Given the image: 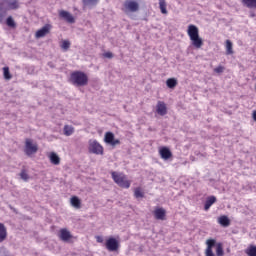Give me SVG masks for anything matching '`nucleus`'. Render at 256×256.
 Returning a JSON list of instances; mask_svg holds the SVG:
<instances>
[{
  "mask_svg": "<svg viewBox=\"0 0 256 256\" xmlns=\"http://www.w3.org/2000/svg\"><path fill=\"white\" fill-rule=\"evenodd\" d=\"M70 83L74 87H86L89 85V76L83 71H74L70 74Z\"/></svg>",
  "mask_w": 256,
  "mask_h": 256,
  "instance_id": "1",
  "label": "nucleus"
},
{
  "mask_svg": "<svg viewBox=\"0 0 256 256\" xmlns=\"http://www.w3.org/2000/svg\"><path fill=\"white\" fill-rule=\"evenodd\" d=\"M187 33L190 37L193 47L196 49H201V47H203V39L199 37V28L191 24L188 26Z\"/></svg>",
  "mask_w": 256,
  "mask_h": 256,
  "instance_id": "2",
  "label": "nucleus"
},
{
  "mask_svg": "<svg viewBox=\"0 0 256 256\" xmlns=\"http://www.w3.org/2000/svg\"><path fill=\"white\" fill-rule=\"evenodd\" d=\"M37 151H39L37 143H33L32 139L26 138L24 146L25 155H27V157H33Z\"/></svg>",
  "mask_w": 256,
  "mask_h": 256,
  "instance_id": "3",
  "label": "nucleus"
},
{
  "mask_svg": "<svg viewBox=\"0 0 256 256\" xmlns=\"http://www.w3.org/2000/svg\"><path fill=\"white\" fill-rule=\"evenodd\" d=\"M112 179L119 185V187H123L124 189H129V187H131V183L127 180L124 174L112 172Z\"/></svg>",
  "mask_w": 256,
  "mask_h": 256,
  "instance_id": "4",
  "label": "nucleus"
},
{
  "mask_svg": "<svg viewBox=\"0 0 256 256\" xmlns=\"http://www.w3.org/2000/svg\"><path fill=\"white\" fill-rule=\"evenodd\" d=\"M58 237L63 243H75L77 241V237L73 236L67 228L60 229Z\"/></svg>",
  "mask_w": 256,
  "mask_h": 256,
  "instance_id": "5",
  "label": "nucleus"
},
{
  "mask_svg": "<svg viewBox=\"0 0 256 256\" xmlns=\"http://www.w3.org/2000/svg\"><path fill=\"white\" fill-rule=\"evenodd\" d=\"M88 150L89 153H94V155H103V146H101L97 140L89 141Z\"/></svg>",
  "mask_w": 256,
  "mask_h": 256,
  "instance_id": "6",
  "label": "nucleus"
},
{
  "mask_svg": "<svg viewBox=\"0 0 256 256\" xmlns=\"http://www.w3.org/2000/svg\"><path fill=\"white\" fill-rule=\"evenodd\" d=\"M124 8L130 13H137L139 11V0H125Z\"/></svg>",
  "mask_w": 256,
  "mask_h": 256,
  "instance_id": "7",
  "label": "nucleus"
},
{
  "mask_svg": "<svg viewBox=\"0 0 256 256\" xmlns=\"http://www.w3.org/2000/svg\"><path fill=\"white\" fill-rule=\"evenodd\" d=\"M104 141L107 145H111L112 147H115V145H121V141L119 139H115V134H113V132H106Z\"/></svg>",
  "mask_w": 256,
  "mask_h": 256,
  "instance_id": "8",
  "label": "nucleus"
},
{
  "mask_svg": "<svg viewBox=\"0 0 256 256\" xmlns=\"http://www.w3.org/2000/svg\"><path fill=\"white\" fill-rule=\"evenodd\" d=\"M105 247L108 251H118L119 250V241L117 239L110 237L108 240H106Z\"/></svg>",
  "mask_w": 256,
  "mask_h": 256,
  "instance_id": "9",
  "label": "nucleus"
},
{
  "mask_svg": "<svg viewBox=\"0 0 256 256\" xmlns=\"http://www.w3.org/2000/svg\"><path fill=\"white\" fill-rule=\"evenodd\" d=\"M159 155L161 159H164V161H168V159L173 158V152H171V150L166 146H163L159 149Z\"/></svg>",
  "mask_w": 256,
  "mask_h": 256,
  "instance_id": "10",
  "label": "nucleus"
},
{
  "mask_svg": "<svg viewBox=\"0 0 256 256\" xmlns=\"http://www.w3.org/2000/svg\"><path fill=\"white\" fill-rule=\"evenodd\" d=\"M59 17H61V19H64L66 23H70V24L75 23V17H73L71 13L65 10H62L59 12Z\"/></svg>",
  "mask_w": 256,
  "mask_h": 256,
  "instance_id": "11",
  "label": "nucleus"
},
{
  "mask_svg": "<svg viewBox=\"0 0 256 256\" xmlns=\"http://www.w3.org/2000/svg\"><path fill=\"white\" fill-rule=\"evenodd\" d=\"M50 30H51V25L46 24L41 29L36 31V34H35L36 39H41V37H45V35H47Z\"/></svg>",
  "mask_w": 256,
  "mask_h": 256,
  "instance_id": "12",
  "label": "nucleus"
},
{
  "mask_svg": "<svg viewBox=\"0 0 256 256\" xmlns=\"http://www.w3.org/2000/svg\"><path fill=\"white\" fill-rule=\"evenodd\" d=\"M156 111L158 115H161L162 117L167 115V105L165 104V102L158 101Z\"/></svg>",
  "mask_w": 256,
  "mask_h": 256,
  "instance_id": "13",
  "label": "nucleus"
},
{
  "mask_svg": "<svg viewBox=\"0 0 256 256\" xmlns=\"http://www.w3.org/2000/svg\"><path fill=\"white\" fill-rule=\"evenodd\" d=\"M165 215H167V211L163 208H156L154 211V217L159 221H165Z\"/></svg>",
  "mask_w": 256,
  "mask_h": 256,
  "instance_id": "14",
  "label": "nucleus"
},
{
  "mask_svg": "<svg viewBox=\"0 0 256 256\" xmlns=\"http://www.w3.org/2000/svg\"><path fill=\"white\" fill-rule=\"evenodd\" d=\"M48 158L50 159V163H52V165H60L61 163V158L55 152H50Z\"/></svg>",
  "mask_w": 256,
  "mask_h": 256,
  "instance_id": "15",
  "label": "nucleus"
},
{
  "mask_svg": "<svg viewBox=\"0 0 256 256\" xmlns=\"http://www.w3.org/2000/svg\"><path fill=\"white\" fill-rule=\"evenodd\" d=\"M7 241V227L5 224L0 223V243Z\"/></svg>",
  "mask_w": 256,
  "mask_h": 256,
  "instance_id": "16",
  "label": "nucleus"
},
{
  "mask_svg": "<svg viewBox=\"0 0 256 256\" xmlns=\"http://www.w3.org/2000/svg\"><path fill=\"white\" fill-rule=\"evenodd\" d=\"M214 203H217V198L215 196L208 197L204 204L205 211H209V209H211V205Z\"/></svg>",
  "mask_w": 256,
  "mask_h": 256,
  "instance_id": "17",
  "label": "nucleus"
},
{
  "mask_svg": "<svg viewBox=\"0 0 256 256\" xmlns=\"http://www.w3.org/2000/svg\"><path fill=\"white\" fill-rule=\"evenodd\" d=\"M218 223L222 226V227H229V225H231V220H229V217L227 216H220L218 218Z\"/></svg>",
  "mask_w": 256,
  "mask_h": 256,
  "instance_id": "18",
  "label": "nucleus"
},
{
  "mask_svg": "<svg viewBox=\"0 0 256 256\" xmlns=\"http://www.w3.org/2000/svg\"><path fill=\"white\" fill-rule=\"evenodd\" d=\"M242 3L248 9H256V0H242Z\"/></svg>",
  "mask_w": 256,
  "mask_h": 256,
  "instance_id": "19",
  "label": "nucleus"
},
{
  "mask_svg": "<svg viewBox=\"0 0 256 256\" xmlns=\"http://www.w3.org/2000/svg\"><path fill=\"white\" fill-rule=\"evenodd\" d=\"M7 1V5H8V9H19V1L17 0H6Z\"/></svg>",
  "mask_w": 256,
  "mask_h": 256,
  "instance_id": "20",
  "label": "nucleus"
},
{
  "mask_svg": "<svg viewBox=\"0 0 256 256\" xmlns=\"http://www.w3.org/2000/svg\"><path fill=\"white\" fill-rule=\"evenodd\" d=\"M71 205L75 209H81V200L77 196H74L71 198Z\"/></svg>",
  "mask_w": 256,
  "mask_h": 256,
  "instance_id": "21",
  "label": "nucleus"
},
{
  "mask_svg": "<svg viewBox=\"0 0 256 256\" xmlns=\"http://www.w3.org/2000/svg\"><path fill=\"white\" fill-rule=\"evenodd\" d=\"M160 11L163 15H167V2L165 0H159Z\"/></svg>",
  "mask_w": 256,
  "mask_h": 256,
  "instance_id": "22",
  "label": "nucleus"
},
{
  "mask_svg": "<svg viewBox=\"0 0 256 256\" xmlns=\"http://www.w3.org/2000/svg\"><path fill=\"white\" fill-rule=\"evenodd\" d=\"M6 25L8 27H10V29H15L17 27V23L15 22V20L13 19V16H9L6 19Z\"/></svg>",
  "mask_w": 256,
  "mask_h": 256,
  "instance_id": "23",
  "label": "nucleus"
},
{
  "mask_svg": "<svg viewBox=\"0 0 256 256\" xmlns=\"http://www.w3.org/2000/svg\"><path fill=\"white\" fill-rule=\"evenodd\" d=\"M166 85L169 89H175L177 87V79L175 78H169L166 81Z\"/></svg>",
  "mask_w": 256,
  "mask_h": 256,
  "instance_id": "24",
  "label": "nucleus"
},
{
  "mask_svg": "<svg viewBox=\"0 0 256 256\" xmlns=\"http://www.w3.org/2000/svg\"><path fill=\"white\" fill-rule=\"evenodd\" d=\"M217 241L215 239H208L206 241V245H207V248H206V251H213V248L215 247Z\"/></svg>",
  "mask_w": 256,
  "mask_h": 256,
  "instance_id": "25",
  "label": "nucleus"
},
{
  "mask_svg": "<svg viewBox=\"0 0 256 256\" xmlns=\"http://www.w3.org/2000/svg\"><path fill=\"white\" fill-rule=\"evenodd\" d=\"M5 17H7V11L3 9V2H0V23L5 21Z\"/></svg>",
  "mask_w": 256,
  "mask_h": 256,
  "instance_id": "26",
  "label": "nucleus"
},
{
  "mask_svg": "<svg viewBox=\"0 0 256 256\" xmlns=\"http://www.w3.org/2000/svg\"><path fill=\"white\" fill-rule=\"evenodd\" d=\"M82 2L85 7H95L99 0H82Z\"/></svg>",
  "mask_w": 256,
  "mask_h": 256,
  "instance_id": "27",
  "label": "nucleus"
},
{
  "mask_svg": "<svg viewBox=\"0 0 256 256\" xmlns=\"http://www.w3.org/2000/svg\"><path fill=\"white\" fill-rule=\"evenodd\" d=\"M226 54L233 55V42L226 40Z\"/></svg>",
  "mask_w": 256,
  "mask_h": 256,
  "instance_id": "28",
  "label": "nucleus"
},
{
  "mask_svg": "<svg viewBox=\"0 0 256 256\" xmlns=\"http://www.w3.org/2000/svg\"><path fill=\"white\" fill-rule=\"evenodd\" d=\"M74 131L75 129L72 126H69V125L64 126V135H66V137L73 135Z\"/></svg>",
  "mask_w": 256,
  "mask_h": 256,
  "instance_id": "29",
  "label": "nucleus"
},
{
  "mask_svg": "<svg viewBox=\"0 0 256 256\" xmlns=\"http://www.w3.org/2000/svg\"><path fill=\"white\" fill-rule=\"evenodd\" d=\"M216 255H217V256H223V255H225V251L223 250V244L218 243V244L216 245Z\"/></svg>",
  "mask_w": 256,
  "mask_h": 256,
  "instance_id": "30",
  "label": "nucleus"
},
{
  "mask_svg": "<svg viewBox=\"0 0 256 256\" xmlns=\"http://www.w3.org/2000/svg\"><path fill=\"white\" fill-rule=\"evenodd\" d=\"M245 253L248 256H256V246L251 245L249 248L246 249Z\"/></svg>",
  "mask_w": 256,
  "mask_h": 256,
  "instance_id": "31",
  "label": "nucleus"
},
{
  "mask_svg": "<svg viewBox=\"0 0 256 256\" xmlns=\"http://www.w3.org/2000/svg\"><path fill=\"white\" fill-rule=\"evenodd\" d=\"M134 197L136 199H143V197H145V193L141 191V188H136L134 191Z\"/></svg>",
  "mask_w": 256,
  "mask_h": 256,
  "instance_id": "32",
  "label": "nucleus"
},
{
  "mask_svg": "<svg viewBox=\"0 0 256 256\" xmlns=\"http://www.w3.org/2000/svg\"><path fill=\"white\" fill-rule=\"evenodd\" d=\"M3 74H4V79H6L7 81H9V79H12V75L11 72H9V67H4L3 68Z\"/></svg>",
  "mask_w": 256,
  "mask_h": 256,
  "instance_id": "33",
  "label": "nucleus"
},
{
  "mask_svg": "<svg viewBox=\"0 0 256 256\" xmlns=\"http://www.w3.org/2000/svg\"><path fill=\"white\" fill-rule=\"evenodd\" d=\"M69 47H71V42H69V40L62 41L61 49L64 51H69Z\"/></svg>",
  "mask_w": 256,
  "mask_h": 256,
  "instance_id": "34",
  "label": "nucleus"
},
{
  "mask_svg": "<svg viewBox=\"0 0 256 256\" xmlns=\"http://www.w3.org/2000/svg\"><path fill=\"white\" fill-rule=\"evenodd\" d=\"M20 177H21V179H23V181H29V174H27V172L25 170L21 171Z\"/></svg>",
  "mask_w": 256,
  "mask_h": 256,
  "instance_id": "35",
  "label": "nucleus"
},
{
  "mask_svg": "<svg viewBox=\"0 0 256 256\" xmlns=\"http://www.w3.org/2000/svg\"><path fill=\"white\" fill-rule=\"evenodd\" d=\"M215 73H223L225 71V67L218 66L214 69Z\"/></svg>",
  "mask_w": 256,
  "mask_h": 256,
  "instance_id": "36",
  "label": "nucleus"
},
{
  "mask_svg": "<svg viewBox=\"0 0 256 256\" xmlns=\"http://www.w3.org/2000/svg\"><path fill=\"white\" fill-rule=\"evenodd\" d=\"M106 59H113V53L112 52H106L103 54Z\"/></svg>",
  "mask_w": 256,
  "mask_h": 256,
  "instance_id": "37",
  "label": "nucleus"
},
{
  "mask_svg": "<svg viewBox=\"0 0 256 256\" xmlns=\"http://www.w3.org/2000/svg\"><path fill=\"white\" fill-rule=\"evenodd\" d=\"M96 241H97V243H103V238H102V236H96Z\"/></svg>",
  "mask_w": 256,
  "mask_h": 256,
  "instance_id": "38",
  "label": "nucleus"
},
{
  "mask_svg": "<svg viewBox=\"0 0 256 256\" xmlns=\"http://www.w3.org/2000/svg\"><path fill=\"white\" fill-rule=\"evenodd\" d=\"M205 255H206V256H215V254L213 253V251H205Z\"/></svg>",
  "mask_w": 256,
  "mask_h": 256,
  "instance_id": "39",
  "label": "nucleus"
},
{
  "mask_svg": "<svg viewBox=\"0 0 256 256\" xmlns=\"http://www.w3.org/2000/svg\"><path fill=\"white\" fill-rule=\"evenodd\" d=\"M253 119L256 121V111L253 112Z\"/></svg>",
  "mask_w": 256,
  "mask_h": 256,
  "instance_id": "40",
  "label": "nucleus"
},
{
  "mask_svg": "<svg viewBox=\"0 0 256 256\" xmlns=\"http://www.w3.org/2000/svg\"><path fill=\"white\" fill-rule=\"evenodd\" d=\"M0 3H3V0H0Z\"/></svg>",
  "mask_w": 256,
  "mask_h": 256,
  "instance_id": "41",
  "label": "nucleus"
}]
</instances>
